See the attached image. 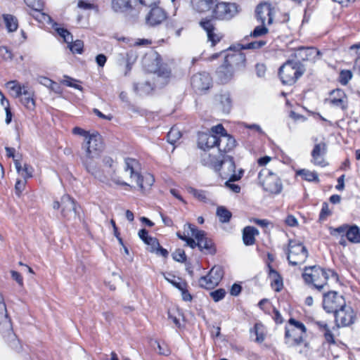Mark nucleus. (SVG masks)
<instances>
[{
    "label": "nucleus",
    "instance_id": "774afa93",
    "mask_svg": "<svg viewBox=\"0 0 360 360\" xmlns=\"http://www.w3.org/2000/svg\"><path fill=\"white\" fill-rule=\"evenodd\" d=\"M169 319L179 328L181 327L186 321L185 316H169Z\"/></svg>",
    "mask_w": 360,
    "mask_h": 360
},
{
    "label": "nucleus",
    "instance_id": "5701e85b",
    "mask_svg": "<svg viewBox=\"0 0 360 360\" xmlns=\"http://www.w3.org/2000/svg\"><path fill=\"white\" fill-rule=\"evenodd\" d=\"M296 56L302 60L314 63L320 58L321 52L314 47L301 48L297 50Z\"/></svg>",
    "mask_w": 360,
    "mask_h": 360
},
{
    "label": "nucleus",
    "instance_id": "39448f33",
    "mask_svg": "<svg viewBox=\"0 0 360 360\" xmlns=\"http://www.w3.org/2000/svg\"><path fill=\"white\" fill-rule=\"evenodd\" d=\"M139 162L133 158H126L124 160V169L129 173L130 179L134 180L141 190L150 188L154 183L153 176L149 173L141 175L138 169Z\"/></svg>",
    "mask_w": 360,
    "mask_h": 360
},
{
    "label": "nucleus",
    "instance_id": "37998d69",
    "mask_svg": "<svg viewBox=\"0 0 360 360\" xmlns=\"http://www.w3.org/2000/svg\"><path fill=\"white\" fill-rule=\"evenodd\" d=\"M355 316H335V323L338 328L347 326L354 323Z\"/></svg>",
    "mask_w": 360,
    "mask_h": 360
},
{
    "label": "nucleus",
    "instance_id": "a19ab883",
    "mask_svg": "<svg viewBox=\"0 0 360 360\" xmlns=\"http://www.w3.org/2000/svg\"><path fill=\"white\" fill-rule=\"evenodd\" d=\"M181 136L180 131L175 127H172L167 134V141L171 144H174Z\"/></svg>",
    "mask_w": 360,
    "mask_h": 360
},
{
    "label": "nucleus",
    "instance_id": "4468645a",
    "mask_svg": "<svg viewBox=\"0 0 360 360\" xmlns=\"http://www.w3.org/2000/svg\"><path fill=\"white\" fill-rule=\"evenodd\" d=\"M256 16L262 24L270 25L274 20L275 8L270 4L264 2L259 4L256 8Z\"/></svg>",
    "mask_w": 360,
    "mask_h": 360
},
{
    "label": "nucleus",
    "instance_id": "a211bd4d",
    "mask_svg": "<svg viewBox=\"0 0 360 360\" xmlns=\"http://www.w3.org/2000/svg\"><path fill=\"white\" fill-rule=\"evenodd\" d=\"M236 146V140L231 135L225 133L224 135L217 136V148L219 153L217 158L226 155L225 153L231 150Z\"/></svg>",
    "mask_w": 360,
    "mask_h": 360
},
{
    "label": "nucleus",
    "instance_id": "c756f323",
    "mask_svg": "<svg viewBox=\"0 0 360 360\" xmlns=\"http://www.w3.org/2000/svg\"><path fill=\"white\" fill-rule=\"evenodd\" d=\"M259 235V231L253 226H246L243 230V240L245 245H252L255 243V236Z\"/></svg>",
    "mask_w": 360,
    "mask_h": 360
},
{
    "label": "nucleus",
    "instance_id": "6e6552de",
    "mask_svg": "<svg viewBox=\"0 0 360 360\" xmlns=\"http://www.w3.org/2000/svg\"><path fill=\"white\" fill-rule=\"evenodd\" d=\"M288 252L287 259L292 266L303 264L307 257L308 251L302 243L290 240L288 243Z\"/></svg>",
    "mask_w": 360,
    "mask_h": 360
},
{
    "label": "nucleus",
    "instance_id": "c9c22d12",
    "mask_svg": "<svg viewBox=\"0 0 360 360\" xmlns=\"http://www.w3.org/2000/svg\"><path fill=\"white\" fill-rule=\"evenodd\" d=\"M3 18L7 30L9 32L15 31L18 27V22L17 18L10 14H4Z\"/></svg>",
    "mask_w": 360,
    "mask_h": 360
},
{
    "label": "nucleus",
    "instance_id": "7c9ffc66",
    "mask_svg": "<svg viewBox=\"0 0 360 360\" xmlns=\"http://www.w3.org/2000/svg\"><path fill=\"white\" fill-rule=\"evenodd\" d=\"M243 173V169H240L238 174H233L229 179L225 182V186L231 191L234 193H238L240 192V187L236 184L234 182L241 179Z\"/></svg>",
    "mask_w": 360,
    "mask_h": 360
},
{
    "label": "nucleus",
    "instance_id": "69168bd1",
    "mask_svg": "<svg viewBox=\"0 0 360 360\" xmlns=\"http://www.w3.org/2000/svg\"><path fill=\"white\" fill-rule=\"evenodd\" d=\"M324 337L327 342H328L329 344H335L334 335L326 326H325Z\"/></svg>",
    "mask_w": 360,
    "mask_h": 360
},
{
    "label": "nucleus",
    "instance_id": "49530a36",
    "mask_svg": "<svg viewBox=\"0 0 360 360\" xmlns=\"http://www.w3.org/2000/svg\"><path fill=\"white\" fill-rule=\"evenodd\" d=\"M0 57L5 61H11L13 58V54L7 46H0Z\"/></svg>",
    "mask_w": 360,
    "mask_h": 360
},
{
    "label": "nucleus",
    "instance_id": "603ef678",
    "mask_svg": "<svg viewBox=\"0 0 360 360\" xmlns=\"http://www.w3.org/2000/svg\"><path fill=\"white\" fill-rule=\"evenodd\" d=\"M150 344H151V346H153V347H154V345H157V347L158 349V352L160 354L167 356L170 354V351L166 345H165V344L161 345L157 340L151 341Z\"/></svg>",
    "mask_w": 360,
    "mask_h": 360
},
{
    "label": "nucleus",
    "instance_id": "b1692460",
    "mask_svg": "<svg viewBox=\"0 0 360 360\" xmlns=\"http://www.w3.org/2000/svg\"><path fill=\"white\" fill-rule=\"evenodd\" d=\"M330 103L342 110L347 108V98L345 93L341 89L333 90L331 92Z\"/></svg>",
    "mask_w": 360,
    "mask_h": 360
},
{
    "label": "nucleus",
    "instance_id": "bb28decb",
    "mask_svg": "<svg viewBox=\"0 0 360 360\" xmlns=\"http://www.w3.org/2000/svg\"><path fill=\"white\" fill-rule=\"evenodd\" d=\"M14 164L16 171L19 175H20L24 180L27 181L33 176L34 169L32 166L24 163L22 164L20 159H14Z\"/></svg>",
    "mask_w": 360,
    "mask_h": 360
},
{
    "label": "nucleus",
    "instance_id": "412c9836",
    "mask_svg": "<svg viewBox=\"0 0 360 360\" xmlns=\"http://www.w3.org/2000/svg\"><path fill=\"white\" fill-rule=\"evenodd\" d=\"M245 60V56L243 53L236 51L225 56L224 63L235 70L244 67Z\"/></svg>",
    "mask_w": 360,
    "mask_h": 360
},
{
    "label": "nucleus",
    "instance_id": "4be33fe9",
    "mask_svg": "<svg viewBox=\"0 0 360 360\" xmlns=\"http://www.w3.org/2000/svg\"><path fill=\"white\" fill-rule=\"evenodd\" d=\"M112 8L115 12H129L132 17L138 16L140 11L131 6L130 0H112Z\"/></svg>",
    "mask_w": 360,
    "mask_h": 360
},
{
    "label": "nucleus",
    "instance_id": "2f4dec72",
    "mask_svg": "<svg viewBox=\"0 0 360 360\" xmlns=\"http://www.w3.org/2000/svg\"><path fill=\"white\" fill-rule=\"evenodd\" d=\"M22 96H24V97L21 98L22 105L28 110H34L35 108V101L33 98L34 92L27 88V89H24Z\"/></svg>",
    "mask_w": 360,
    "mask_h": 360
},
{
    "label": "nucleus",
    "instance_id": "f257e3e1",
    "mask_svg": "<svg viewBox=\"0 0 360 360\" xmlns=\"http://www.w3.org/2000/svg\"><path fill=\"white\" fill-rule=\"evenodd\" d=\"M82 148L84 151L81 158L82 165L89 173L97 176V167L94 159L99 157L104 149L101 136L98 133L91 134L84 140Z\"/></svg>",
    "mask_w": 360,
    "mask_h": 360
},
{
    "label": "nucleus",
    "instance_id": "1a4fd4ad",
    "mask_svg": "<svg viewBox=\"0 0 360 360\" xmlns=\"http://www.w3.org/2000/svg\"><path fill=\"white\" fill-rule=\"evenodd\" d=\"M323 307L328 314L337 315L339 311H345V302L342 296L337 292L331 291L324 295Z\"/></svg>",
    "mask_w": 360,
    "mask_h": 360
},
{
    "label": "nucleus",
    "instance_id": "6ab92c4d",
    "mask_svg": "<svg viewBox=\"0 0 360 360\" xmlns=\"http://www.w3.org/2000/svg\"><path fill=\"white\" fill-rule=\"evenodd\" d=\"M327 152V146L325 142L315 144L311 151V162L317 166L326 167L328 164L324 159Z\"/></svg>",
    "mask_w": 360,
    "mask_h": 360
},
{
    "label": "nucleus",
    "instance_id": "680f3d73",
    "mask_svg": "<svg viewBox=\"0 0 360 360\" xmlns=\"http://www.w3.org/2000/svg\"><path fill=\"white\" fill-rule=\"evenodd\" d=\"M27 181L25 180H21V179H17L15 185V189L16 194L19 196L22 191H24L25 188Z\"/></svg>",
    "mask_w": 360,
    "mask_h": 360
},
{
    "label": "nucleus",
    "instance_id": "ea45409f",
    "mask_svg": "<svg viewBox=\"0 0 360 360\" xmlns=\"http://www.w3.org/2000/svg\"><path fill=\"white\" fill-rule=\"evenodd\" d=\"M153 89L150 82L137 83L134 84V90L140 95L147 94Z\"/></svg>",
    "mask_w": 360,
    "mask_h": 360
},
{
    "label": "nucleus",
    "instance_id": "9b49d317",
    "mask_svg": "<svg viewBox=\"0 0 360 360\" xmlns=\"http://www.w3.org/2000/svg\"><path fill=\"white\" fill-rule=\"evenodd\" d=\"M186 226L190 229L191 236L196 239L198 247L201 251L205 250L207 253L210 254L215 253L216 250L213 247V243L205 236V231L197 229L191 224H187Z\"/></svg>",
    "mask_w": 360,
    "mask_h": 360
},
{
    "label": "nucleus",
    "instance_id": "8fccbe9b",
    "mask_svg": "<svg viewBox=\"0 0 360 360\" xmlns=\"http://www.w3.org/2000/svg\"><path fill=\"white\" fill-rule=\"evenodd\" d=\"M226 294V292L224 289L219 288L210 292V295L214 302H219L225 297Z\"/></svg>",
    "mask_w": 360,
    "mask_h": 360
},
{
    "label": "nucleus",
    "instance_id": "423d86ee",
    "mask_svg": "<svg viewBox=\"0 0 360 360\" xmlns=\"http://www.w3.org/2000/svg\"><path fill=\"white\" fill-rule=\"evenodd\" d=\"M305 333L306 328L302 323L295 319H290L285 326V343L290 347L298 346L303 342V335Z\"/></svg>",
    "mask_w": 360,
    "mask_h": 360
},
{
    "label": "nucleus",
    "instance_id": "4d7b16f0",
    "mask_svg": "<svg viewBox=\"0 0 360 360\" xmlns=\"http://www.w3.org/2000/svg\"><path fill=\"white\" fill-rule=\"evenodd\" d=\"M266 41L264 40H259L248 43L244 46L246 49H259L266 45Z\"/></svg>",
    "mask_w": 360,
    "mask_h": 360
},
{
    "label": "nucleus",
    "instance_id": "13d9d810",
    "mask_svg": "<svg viewBox=\"0 0 360 360\" xmlns=\"http://www.w3.org/2000/svg\"><path fill=\"white\" fill-rule=\"evenodd\" d=\"M64 77H65V79L62 82L63 84H64L65 85H66L68 86L73 87L76 89L80 90V91L83 90V88L82 86L73 83V82H77L76 79H74L68 76H64Z\"/></svg>",
    "mask_w": 360,
    "mask_h": 360
},
{
    "label": "nucleus",
    "instance_id": "0eeeda50",
    "mask_svg": "<svg viewBox=\"0 0 360 360\" xmlns=\"http://www.w3.org/2000/svg\"><path fill=\"white\" fill-rule=\"evenodd\" d=\"M259 184L270 193L278 194L282 190V184L278 176L269 169L264 168L258 174Z\"/></svg>",
    "mask_w": 360,
    "mask_h": 360
},
{
    "label": "nucleus",
    "instance_id": "09e8293b",
    "mask_svg": "<svg viewBox=\"0 0 360 360\" xmlns=\"http://www.w3.org/2000/svg\"><path fill=\"white\" fill-rule=\"evenodd\" d=\"M188 191L190 193L193 194L196 198L202 202H206L207 200V198L206 195V193L203 191H198L192 187H189Z\"/></svg>",
    "mask_w": 360,
    "mask_h": 360
},
{
    "label": "nucleus",
    "instance_id": "f03ea898",
    "mask_svg": "<svg viewBox=\"0 0 360 360\" xmlns=\"http://www.w3.org/2000/svg\"><path fill=\"white\" fill-rule=\"evenodd\" d=\"M302 277L306 283L313 284L319 290L327 284L330 277L335 281L338 279L336 272L331 269L326 271L319 266L305 267Z\"/></svg>",
    "mask_w": 360,
    "mask_h": 360
},
{
    "label": "nucleus",
    "instance_id": "473e14b6",
    "mask_svg": "<svg viewBox=\"0 0 360 360\" xmlns=\"http://www.w3.org/2000/svg\"><path fill=\"white\" fill-rule=\"evenodd\" d=\"M43 8L36 10V8H32L30 15H32L37 21L41 23L51 24V18L46 13L42 12Z\"/></svg>",
    "mask_w": 360,
    "mask_h": 360
},
{
    "label": "nucleus",
    "instance_id": "dca6fc26",
    "mask_svg": "<svg viewBox=\"0 0 360 360\" xmlns=\"http://www.w3.org/2000/svg\"><path fill=\"white\" fill-rule=\"evenodd\" d=\"M61 213L67 219H75L77 216L76 202L73 198L68 195L61 198Z\"/></svg>",
    "mask_w": 360,
    "mask_h": 360
},
{
    "label": "nucleus",
    "instance_id": "e2e57ef3",
    "mask_svg": "<svg viewBox=\"0 0 360 360\" xmlns=\"http://www.w3.org/2000/svg\"><path fill=\"white\" fill-rule=\"evenodd\" d=\"M25 4L31 8H36L38 10L39 8L44 7V4L41 0H24Z\"/></svg>",
    "mask_w": 360,
    "mask_h": 360
},
{
    "label": "nucleus",
    "instance_id": "e433bc0d",
    "mask_svg": "<svg viewBox=\"0 0 360 360\" xmlns=\"http://www.w3.org/2000/svg\"><path fill=\"white\" fill-rule=\"evenodd\" d=\"M297 175L301 176L304 180L307 181L319 182V179L316 172H311L309 169H302L297 172Z\"/></svg>",
    "mask_w": 360,
    "mask_h": 360
},
{
    "label": "nucleus",
    "instance_id": "6e6d98bb",
    "mask_svg": "<svg viewBox=\"0 0 360 360\" xmlns=\"http://www.w3.org/2000/svg\"><path fill=\"white\" fill-rule=\"evenodd\" d=\"M172 257L179 262H184L186 259L185 252L181 249L176 250L172 254Z\"/></svg>",
    "mask_w": 360,
    "mask_h": 360
},
{
    "label": "nucleus",
    "instance_id": "f704fd0d",
    "mask_svg": "<svg viewBox=\"0 0 360 360\" xmlns=\"http://www.w3.org/2000/svg\"><path fill=\"white\" fill-rule=\"evenodd\" d=\"M6 85L14 94L15 97H20L22 95L24 89H27V86H22L16 80L9 81Z\"/></svg>",
    "mask_w": 360,
    "mask_h": 360
},
{
    "label": "nucleus",
    "instance_id": "3c124183",
    "mask_svg": "<svg viewBox=\"0 0 360 360\" xmlns=\"http://www.w3.org/2000/svg\"><path fill=\"white\" fill-rule=\"evenodd\" d=\"M352 74L351 71L344 70L340 73L339 81L342 85H346L352 79Z\"/></svg>",
    "mask_w": 360,
    "mask_h": 360
},
{
    "label": "nucleus",
    "instance_id": "7ed1b4c3",
    "mask_svg": "<svg viewBox=\"0 0 360 360\" xmlns=\"http://www.w3.org/2000/svg\"><path fill=\"white\" fill-rule=\"evenodd\" d=\"M202 162L204 165L210 167L216 172L219 171L222 167H226L227 172L224 171L221 176L227 179L236 173V165L233 157L230 155H222L221 158L205 153L202 158Z\"/></svg>",
    "mask_w": 360,
    "mask_h": 360
},
{
    "label": "nucleus",
    "instance_id": "f8f14e48",
    "mask_svg": "<svg viewBox=\"0 0 360 360\" xmlns=\"http://www.w3.org/2000/svg\"><path fill=\"white\" fill-rule=\"evenodd\" d=\"M224 276V271L220 266H214L208 274L202 276L198 281L199 285L205 289H212L217 286Z\"/></svg>",
    "mask_w": 360,
    "mask_h": 360
},
{
    "label": "nucleus",
    "instance_id": "5fc2aeb1",
    "mask_svg": "<svg viewBox=\"0 0 360 360\" xmlns=\"http://www.w3.org/2000/svg\"><path fill=\"white\" fill-rule=\"evenodd\" d=\"M255 332L256 335V341L257 342H262L264 340V335L263 333V326L260 323H256L255 326Z\"/></svg>",
    "mask_w": 360,
    "mask_h": 360
},
{
    "label": "nucleus",
    "instance_id": "a878e982",
    "mask_svg": "<svg viewBox=\"0 0 360 360\" xmlns=\"http://www.w3.org/2000/svg\"><path fill=\"white\" fill-rule=\"evenodd\" d=\"M215 102L218 108L224 113H229L232 108V100L229 93L226 92L217 95Z\"/></svg>",
    "mask_w": 360,
    "mask_h": 360
},
{
    "label": "nucleus",
    "instance_id": "20e7f679",
    "mask_svg": "<svg viewBox=\"0 0 360 360\" xmlns=\"http://www.w3.org/2000/svg\"><path fill=\"white\" fill-rule=\"evenodd\" d=\"M304 72L305 68L300 61L288 60L279 68L278 75L283 84L292 85Z\"/></svg>",
    "mask_w": 360,
    "mask_h": 360
},
{
    "label": "nucleus",
    "instance_id": "393cba45",
    "mask_svg": "<svg viewBox=\"0 0 360 360\" xmlns=\"http://www.w3.org/2000/svg\"><path fill=\"white\" fill-rule=\"evenodd\" d=\"M0 330L8 333V336L12 340L11 347L18 350L17 346L19 341L16 340L15 335L12 333V323L10 316H0Z\"/></svg>",
    "mask_w": 360,
    "mask_h": 360
},
{
    "label": "nucleus",
    "instance_id": "58836bf2",
    "mask_svg": "<svg viewBox=\"0 0 360 360\" xmlns=\"http://www.w3.org/2000/svg\"><path fill=\"white\" fill-rule=\"evenodd\" d=\"M216 214L221 223L229 222L232 217L231 212L224 206L217 207Z\"/></svg>",
    "mask_w": 360,
    "mask_h": 360
},
{
    "label": "nucleus",
    "instance_id": "72a5a7b5",
    "mask_svg": "<svg viewBox=\"0 0 360 360\" xmlns=\"http://www.w3.org/2000/svg\"><path fill=\"white\" fill-rule=\"evenodd\" d=\"M347 239L352 243H360V229L356 225L349 226Z\"/></svg>",
    "mask_w": 360,
    "mask_h": 360
},
{
    "label": "nucleus",
    "instance_id": "4c0bfd02",
    "mask_svg": "<svg viewBox=\"0 0 360 360\" xmlns=\"http://www.w3.org/2000/svg\"><path fill=\"white\" fill-rule=\"evenodd\" d=\"M165 278L174 287L179 290H184L185 287H187V283L182 280L181 278L175 277L172 274H164Z\"/></svg>",
    "mask_w": 360,
    "mask_h": 360
},
{
    "label": "nucleus",
    "instance_id": "cd10ccee",
    "mask_svg": "<svg viewBox=\"0 0 360 360\" xmlns=\"http://www.w3.org/2000/svg\"><path fill=\"white\" fill-rule=\"evenodd\" d=\"M269 269V278L272 288L277 292L282 290L283 287V278L277 271L274 269L270 264L267 266Z\"/></svg>",
    "mask_w": 360,
    "mask_h": 360
},
{
    "label": "nucleus",
    "instance_id": "0e129e2a",
    "mask_svg": "<svg viewBox=\"0 0 360 360\" xmlns=\"http://www.w3.org/2000/svg\"><path fill=\"white\" fill-rule=\"evenodd\" d=\"M90 1V0H79L77 6L84 10H91L94 8V5Z\"/></svg>",
    "mask_w": 360,
    "mask_h": 360
},
{
    "label": "nucleus",
    "instance_id": "ddd939ff",
    "mask_svg": "<svg viewBox=\"0 0 360 360\" xmlns=\"http://www.w3.org/2000/svg\"><path fill=\"white\" fill-rule=\"evenodd\" d=\"M200 25L205 31L207 41L211 42L212 46H214L223 38L224 35L217 30L212 20L202 19Z\"/></svg>",
    "mask_w": 360,
    "mask_h": 360
},
{
    "label": "nucleus",
    "instance_id": "864d4df0",
    "mask_svg": "<svg viewBox=\"0 0 360 360\" xmlns=\"http://www.w3.org/2000/svg\"><path fill=\"white\" fill-rule=\"evenodd\" d=\"M266 25L262 24L261 26H257L251 32L250 35L254 37H257L266 34L268 32V29Z\"/></svg>",
    "mask_w": 360,
    "mask_h": 360
},
{
    "label": "nucleus",
    "instance_id": "aec40b11",
    "mask_svg": "<svg viewBox=\"0 0 360 360\" xmlns=\"http://www.w3.org/2000/svg\"><path fill=\"white\" fill-rule=\"evenodd\" d=\"M217 136L205 132L198 134V145L204 151L217 148Z\"/></svg>",
    "mask_w": 360,
    "mask_h": 360
},
{
    "label": "nucleus",
    "instance_id": "2eb2a0df",
    "mask_svg": "<svg viewBox=\"0 0 360 360\" xmlns=\"http://www.w3.org/2000/svg\"><path fill=\"white\" fill-rule=\"evenodd\" d=\"M212 78L207 72L197 73L191 78V86L195 91L202 92L210 89Z\"/></svg>",
    "mask_w": 360,
    "mask_h": 360
},
{
    "label": "nucleus",
    "instance_id": "bf43d9fd",
    "mask_svg": "<svg viewBox=\"0 0 360 360\" xmlns=\"http://www.w3.org/2000/svg\"><path fill=\"white\" fill-rule=\"evenodd\" d=\"M330 214L331 212L329 210L328 204L327 202H323L319 214V219L324 220Z\"/></svg>",
    "mask_w": 360,
    "mask_h": 360
},
{
    "label": "nucleus",
    "instance_id": "052dcab7",
    "mask_svg": "<svg viewBox=\"0 0 360 360\" xmlns=\"http://www.w3.org/2000/svg\"><path fill=\"white\" fill-rule=\"evenodd\" d=\"M146 244L150 247L151 252H154L160 245L158 240L153 237L148 238V240L146 241Z\"/></svg>",
    "mask_w": 360,
    "mask_h": 360
},
{
    "label": "nucleus",
    "instance_id": "f3484780",
    "mask_svg": "<svg viewBox=\"0 0 360 360\" xmlns=\"http://www.w3.org/2000/svg\"><path fill=\"white\" fill-rule=\"evenodd\" d=\"M167 18L166 12L160 7L156 6L150 8L146 16V23L149 26H157Z\"/></svg>",
    "mask_w": 360,
    "mask_h": 360
},
{
    "label": "nucleus",
    "instance_id": "9d476101",
    "mask_svg": "<svg viewBox=\"0 0 360 360\" xmlns=\"http://www.w3.org/2000/svg\"><path fill=\"white\" fill-rule=\"evenodd\" d=\"M238 6L234 3L219 2L212 10V17L218 20H229L238 13Z\"/></svg>",
    "mask_w": 360,
    "mask_h": 360
},
{
    "label": "nucleus",
    "instance_id": "c03bdc74",
    "mask_svg": "<svg viewBox=\"0 0 360 360\" xmlns=\"http://www.w3.org/2000/svg\"><path fill=\"white\" fill-rule=\"evenodd\" d=\"M69 48L74 53L81 54L83 51L84 43L81 40H76L74 42L70 41Z\"/></svg>",
    "mask_w": 360,
    "mask_h": 360
},
{
    "label": "nucleus",
    "instance_id": "79ce46f5",
    "mask_svg": "<svg viewBox=\"0 0 360 360\" xmlns=\"http://www.w3.org/2000/svg\"><path fill=\"white\" fill-rule=\"evenodd\" d=\"M53 27L57 33L64 39L66 43H70V41H72V36L66 29L58 27L56 23L53 25Z\"/></svg>",
    "mask_w": 360,
    "mask_h": 360
},
{
    "label": "nucleus",
    "instance_id": "338daca9",
    "mask_svg": "<svg viewBox=\"0 0 360 360\" xmlns=\"http://www.w3.org/2000/svg\"><path fill=\"white\" fill-rule=\"evenodd\" d=\"M225 133H226V130L221 124H218L217 126L212 127L211 134H213L214 135L219 136L224 135Z\"/></svg>",
    "mask_w": 360,
    "mask_h": 360
},
{
    "label": "nucleus",
    "instance_id": "a18cd8bd",
    "mask_svg": "<svg viewBox=\"0 0 360 360\" xmlns=\"http://www.w3.org/2000/svg\"><path fill=\"white\" fill-rule=\"evenodd\" d=\"M159 3V0H139V4H135V7L136 8V11H139V6H141L142 8H152L154 6H156Z\"/></svg>",
    "mask_w": 360,
    "mask_h": 360
},
{
    "label": "nucleus",
    "instance_id": "c85d7f7f",
    "mask_svg": "<svg viewBox=\"0 0 360 360\" xmlns=\"http://www.w3.org/2000/svg\"><path fill=\"white\" fill-rule=\"evenodd\" d=\"M234 70L224 63L217 70L218 79L221 83H227L233 77Z\"/></svg>",
    "mask_w": 360,
    "mask_h": 360
},
{
    "label": "nucleus",
    "instance_id": "de8ad7c7",
    "mask_svg": "<svg viewBox=\"0 0 360 360\" xmlns=\"http://www.w3.org/2000/svg\"><path fill=\"white\" fill-rule=\"evenodd\" d=\"M348 227V224H342L337 228H330V233L332 236H336L338 234H341L342 236H344V235H347Z\"/></svg>",
    "mask_w": 360,
    "mask_h": 360
}]
</instances>
